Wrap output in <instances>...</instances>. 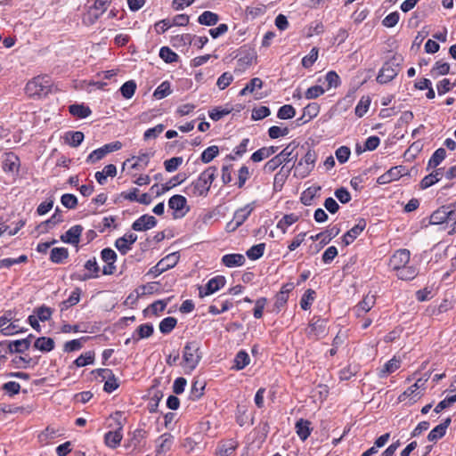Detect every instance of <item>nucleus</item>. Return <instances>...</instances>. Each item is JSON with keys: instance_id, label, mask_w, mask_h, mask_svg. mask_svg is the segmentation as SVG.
Instances as JSON below:
<instances>
[{"instance_id": "nucleus-1", "label": "nucleus", "mask_w": 456, "mask_h": 456, "mask_svg": "<svg viewBox=\"0 0 456 456\" xmlns=\"http://www.w3.org/2000/svg\"><path fill=\"white\" fill-rule=\"evenodd\" d=\"M216 175L217 168L214 166L208 167L185 188V193L192 197H206Z\"/></svg>"}, {"instance_id": "nucleus-2", "label": "nucleus", "mask_w": 456, "mask_h": 456, "mask_svg": "<svg viewBox=\"0 0 456 456\" xmlns=\"http://www.w3.org/2000/svg\"><path fill=\"white\" fill-rule=\"evenodd\" d=\"M26 93L31 97L48 95L53 90V83L48 76L34 77L26 85Z\"/></svg>"}, {"instance_id": "nucleus-3", "label": "nucleus", "mask_w": 456, "mask_h": 456, "mask_svg": "<svg viewBox=\"0 0 456 456\" xmlns=\"http://www.w3.org/2000/svg\"><path fill=\"white\" fill-rule=\"evenodd\" d=\"M316 159L315 151L307 147L304 156L294 165V175L300 178L306 177L314 170Z\"/></svg>"}, {"instance_id": "nucleus-4", "label": "nucleus", "mask_w": 456, "mask_h": 456, "mask_svg": "<svg viewBox=\"0 0 456 456\" xmlns=\"http://www.w3.org/2000/svg\"><path fill=\"white\" fill-rule=\"evenodd\" d=\"M200 346L197 341L187 342L183 347V359L185 367L191 371L193 370L201 360V353L200 352Z\"/></svg>"}, {"instance_id": "nucleus-5", "label": "nucleus", "mask_w": 456, "mask_h": 456, "mask_svg": "<svg viewBox=\"0 0 456 456\" xmlns=\"http://www.w3.org/2000/svg\"><path fill=\"white\" fill-rule=\"evenodd\" d=\"M401 61V58L394 56L386 61L379 72L377 81L380 84H386L393 80L400 70Z\"/></svg>"}, {"instance_id": "nucleus-6", "label": "nucleus", "mask_w": 456, "mask_h": 456, "mask_svg": "<svg viewBox=\"0 0 456 456\" xmlns=\"http://www.w3.org/2000/svg\"><path fill=\"white\" fill-rule=\"evenodd\" d=\"M326 332V321L319 317H314L306 329V335L311 339H318Z\"/></svg>"}, {"instance_id": "nucleus-7", "label": "nucleus", "mask_w": 456, "mask_h": 456, "mask_svg": "<svg viewBox=\"0 0 456 456\" xmlns=\"http://www.w3.org/2000/svg\"><path fill=\"white\" fill-rule=\"evenodd\" d=\"M168 207L174 210L175 217H183L189 211L185 197L179 194L174 195L169 199Z\"/></svg>"}, {"instance_id": "nucleus-8", "label": "nucleus", "mask_w": 456, "mask_h": 456, "mask_svg": "<svg viewBox=\"0 0 456 456\" xmlns=\"http://www.w3.org/2000/svg\"><path fill=\"white\" fill-rule=\"evenodd\" d=\"M101 257H102V261H104L106 263V265L102 268V273L104 275L113 274L116 271V265H115V262L117 260L116 252L110 248H103L101 252Z\"/></svg>"}, {"instance_id": "nucleus-9", "label": "nucleus", "mask_w": 456, "mask_h": 456, "mask_svg": "<svg viewBox=\"0 0 456 456\" xmlns=\"http://www.w3.org/2000/svg\"><path fill=\"white\" fill-rule=\"evenodd\" d=\"M410 251L408 249L396 250L389 260V267L393 271H398L410 262Z\"/></svg>"}, {"instance_id": "nucleus-10", "label": "nucleus", "mask_w": 456, "mask_h": 456, "mask_svg": "<svg viewBox=\"0 0 456 456\" xmlns=\"http://www.w3.org/2000/svg\"><path fill=\"white\" fill-rule=\"evenodd\" d=\"M225 278L222 275L216 276L212 279H210L205 289L202 287H199V296L200 297H204L206 296H209L216 291L219 290L221 288H223L225 285Z\"/></svg>"}, {"instance_id": "nucleus-11", "label": "nucleus", "mask_w": 456, "mask_h": 456, "mask_svg": "<svg viewBox=\"0 0 456 456\" xmlns=\"http://www.w3.org/2000/svg\"><path fill=\"white\" fill-rule=\"evenodd\" d=\"M298 143L296 141L289 142L279 154L276 155L282 163H289L291 160H296L299 155L297 151Z\"/></svg>"}, {"instance_id": "nucleus-12", "label": "nucleus", "mask_w": 456, "mask_h": 456, "mask_svg": "<svg viewBox=\"0 0 456 456\" xmlns=\"http://www.w3.org/2000/svg\"><path fill=\"white\" fill-rule=\"evenodd\" d=\"M6 346V353H24L29 348V341L28 339H19L13 341L0 342V346Z\"/></svg>"}, {"instance_id": "nucleus-13", "label": "nucleus", "mask_w": 456, "mask_h": 456, "mask_svg": "<svg viewBox=\"0 0 456 456\" xmlns=\"http://www.w3.org/2000/svg\"><path fill=\"white\" fill-rule=\"evenodd\" d=\"M174 442V436L169 433L161 435L157 440V456H165L170 451Z\"/></svg>"}, {"instance_id": "nucleus-14", "label": "nucleus", "mask_w": 456, "mask_h": 456, "mask_svg": "<svg viewBox=\"0 0 456 456\" xmlns=\"http://www.w3.org/2000/svg\"><path fill=\"white\" fill-rule=\"evenodd\" d=\"M20 159L13 152H7L3 161V168L5 172L18 173L20 167Z\"/></svg>"}, {"instance_id": "nucleus-15", "label": "nucleus", "mask_w": 456, "mask_h": 456, "mask_svg": "<svg viewBox=\"0 0 456 456\" xmlns=\"http://www.w3.org/2000/svg\"><path fill=\"white\" fill-rule=\"evenodd\" d=\"M136 239L137 237L133 233L126 234L116 240L115 246L121 254L125 255L131 248Z\"/></svg>"}, {"instance_id": "nucleus-16", "label": "nucleus", "mask_w": 456, "mask_h": 456, "mask_svg": "<svg viewBox=\"0 0 456 456\" xmlns=\"http://www.w3.org/2000/svg\"><path fill=\"white\" fill-rule=\"evenodd\" d=\"M424 385V381L419 379L412 386L408 387L403 394L398 397L400 402H403L406 398H411L413 402H416V398H419L420 395L418 392L419 388Z\"/></svg>"}, {"instance_id": "nucleus-17", "label": "nucleus", "mask_w": 456, "mask_h": 456, "mask_svg": "<svg viewBox=\"0 0 456 456\" xmlns=\"http://www.w3.org/2000/svg\"><path fill=\"white\" fill-rule=\"evenodd\" d=\"M253 210L251 205H246L243 208L238 209L233 216L232 223L234 224V228H238L244 224Z\"/></svg>"}, {"instance_id": "nucleus-18", "label": "nucleus", "mask_w": 456, "mask_h": 456, "mask_svg": "<svg viewBox=\"0 0 456 456\" xmlns=\"http://www.w3.org/2000/svg\"><path fill=\"white\" fill-rule=\"evenodd\" d=\"M451 422L452 419L450 417L445 419L443 423L437 425L429 432L428 439L431 442H435L442 438L445 435L446 429L450 426Z\"/></svg>"}, {"instance_id": "nucleus-19", "label": "nucleus", "mask_w": 456, "mask_h": 456, "mask_svg": "<svg viewBox=\"0 0 456 456\" xmlns=\"http://www.w3.org/2000/svg\"><path fill=\"white\" fill-rule=\"evenodd\" d=\"M443 168H437L429 175H426L421 181H420V188L422 190L428 189L436 183L439 182L441 178L443 177Z\"/></svg>"}, {"instance_id": "nucleus-20", "label": "nucleus", "mask_w": 456, "mask_h": 456, "mask_svg": "<svg viewBox=\"0 0 456 456\" xmlns=\"http://www.w3.org/2000/svg\"><path fill=\"white\" fill-rule=\"evenodd\" d=\"M246 259L242 254H227L222 257V263L227 267L241 266Z\"/></svg>"}, {"instance_id": "nucleus-21", "label": "nucleus", "mask_w": 456, "mask_h": 456, "mask_svg": "<svg viewBox=\"0 0 456 456\" xmlns=\"http://www.w3.org/2000/svg\"><path fill=\"white\" fill-rule=\"evenodd\" d=\"M311 422L309 420L300 419L297 421L295 428L297 436L302 441H305L308 438L311 434L310 428Z\"/></svg>"}, {"instance_id": "nucleus-22", "label": "nucleus", "mask_w": 456, "mask_h": 456, "mask_svg": "<svg viewBox=\"0 0 456 456\" xmlns=\"http://www.w3.org/2000/svg\"><path fill=\"white\" fill-rule=\"evenodd\" d=\"M85 268L89 272L86 273L83 277L80 278L81 281H86L93 278L99 277L100 267L96 262V259L94 257L89 259L85 264Z\"/></svg>"}, {"instance_id": "nucleus-23", "label": "nucleus", "mask_w": 456, "mask_h": 456, "mask_svg": "<svg viewBox=\"0 0 456 456\" xmlns=\"http://www.w3.org/2000/svg\"><path fill=\"white\" fill-rule=\"evenodd\" d=\"M110 3L111 0H95L94 6L89 12V14L92 15L94 20H97L107 11Z\"/></svg>"}, {"instance_id": "nucleus-24", "label": "nucleus", "mask_w": 456, "mask_h": 456, "mask_svg": "<svg viewBox=\"0 0 456 456\" xmlns=\"http://www.w3.org/2000/svg\"><path fill=\"white\" fill-rule=\"evenodd\" d=\"M447 215V206H443L433 212V214L430 216L429 224L432 225L443 224H446V220L448 217Z\"/></svg>"}, {"instance_id": "nucleus-25", "label": "nucleus", "mask_w": 456, "mask_h": 456, "mask_svg": "<svg viewBox=\"0 0 456 456\" xmlns=\"http://www.w3.org/2000/svg\"><path fill=\"white\" fill-rule=\"evenodd\" d=\"M154 328L151 323H145L140 325L134 331L133 335V339L134 341H139L142 338H147L153 334Z\"/></svg>"}, {"instance_id": "nucleus-26", "label": "nucleus", "mask_w": 456, "mask_h": 456, "mask_svg": "<svg viewBox=\"0 0 456 456\" xmlns=\"http://www.w3.org/2000/svg\"><path fill=\"white\" fill-rule=\"evenodd\" d=\"M418 275V270L415 266L409 264L403 265L400 270L396 271V276L403 281L413 280Z\"/></svg>"}, {"instance_id": "nucleus-27", "label": "nucleus", "mask_w": 456, "mask_h": 456, "mask_svg": "<svg viewBox=\"0 0 456 456\" xmlns=\"http://www.w3.org/2000/svg\"><path fill=\"white\" fill-rule=\"evenodd\" d=\"M157 220L153 216L144 215L134 222L131 228H153Z\"/></svg>"}, {"instance_id": "nucleus-28", "label": "nucleus", "mask_w": 456, "mask_h": 456, "mask_svg": "<svg viewBox=\"0 0 456 456\" xmlns=\"http://www.w3.org/2000/svg\"><path fill=\"white\" fill-rule=\"evenodd\" d=\"M105 444L110 448H116L122 440L121 428L116 431H109L105 434Z\"/></svg>"}, {"instance_id": "nucleus-29", "label": "nucleus", "mask_w": 456, "mask_h": 456, "mask_svg": "<svg viewBox=\"0 0 456 456\" xmlns=\"http://www.w3.org/2000/svg\"><path fill=\"white\" fill-rule=\"evenodd\" d=\"M69 110L71 115L79 118H87L92 113L90 108L84 104H72L69 107Z\"/></svg>"}, {"instance_id": "nucleus-30", "label": "nucleus", "mask_w": 456, "mask_h": 456, "mask_svg": "<svg viewBox=\"0 0 456 456\" xmlns=\"http://www.w3.org/2000/svg\"><path fill=\"white\" fill-rule=\"evenodd\" d=\"M375 304V297L373 295H367L364 298L355 306V312L357 315L361 313L369 312Z\"/></svg>"}, {"instance_id": "nucleus-31", "label": "nucleus", "mask_w": 456, "mask_h": 456, "mask_svg": "<svg viewBox=\"0 0 456 456\" xmlns=\"http://www.w3.org/2000/svg\"><path fill=\"white\" fill-rule=\"evenodd\" d=\"M399 368H400V360L394 357L391 360H389L387 362L385 363L383 368L379 372V377L381 379L386 378L388 374L395 371Z\"/></svg>"}, {"instance_id": "nucleus-32", "label": "nucleus", "mask_w": 456, "mask_h": 456, "mask_svg": "<svg viewBox=\"0 0 456 456\" xmlns=\"http://www.w3.org/2000/svg\"><path fill=\"white\" fill-rule=\"evenodd\" d=\"M34 346L42 352H50L54 348V341L51 338L41 337L35 341Z\"/></svg>"}, {"instance_id": "nucleus-33", "label": "nucleus", "mask_w": 456, "mask_h": 456, "mask_svg": "<svg viewBox=\"0 0 456 456\" xmlns=\"http://www.w3.org/2000/svg\"><path fill=\"white\" fill-rule=\"evenodd\" d=\"M178 260L179 255L175 252L166 256L158 263L159 264V266L162 268V270L166 272L168 269L173 268L178 263Z\"/></svg>"}, {"instance_id": "nucleus-34", "label": "nucleus", "mask_w": 456, "mask_h": 456, "mask_svg": "<svg viewBox=\"0 0 456 456\" xmlns=\"http://www.w3.org/2000/svg\"><path fill=\"white\" fill-rule=\"evenodd\" d=\"M445 157H446L445 150L444 148L437 149L433 153V155L431 156V158L428 160V169L435 168L437 166H439L442 163V161L445 159Z\"/></svg>"}, {"instance_id": "nucleus-35", "label": "nucleus", "mask_w": 456, "mask_h": 456, "mask_svg": "<svg viewBox=\"0 0 456 456\" xmlns=\"http://www.w3.org/2000/svg\"><path fill=\"white\" fill-rule=\"evenodd\" d=\"M219 17L216 13L210 11L203 12L198 18L200 24L212 26L217 23Z\"/></svg>"}, {"instance_id": "nucleus-36", "label": "nucleus", "mask_w": 456, "mask_h": 456, "mask_svg": "<svg viewBox=\"0 0 456 456\" xmlns=\"http://www.w3.org/2000/svg\"><path fill=\"white\" fill-rule=\"evenodd\" d=\"M238 443L232 439L224 442L218 446L219 456H230L236 449Z\"/></svg>"}, {"instance_id": "nucleus-37", "label": "nucleus", "mask_w": 456, "mask_h": 456, "mask_svg": "<svg viewBox=\"0 0 456 456\" xmlns=\"http://www.w3.org/2000/svg\"><path fill=\"white\" fill-rule=\"evenodd\" d=\"M84 134L80 131H70L66 133L65 134V141L71 146V147H77L81 144V142L84 140Z\"/></svg>"}, {"instance_id": "nucleus-38", "label": "nucleus", "mask_w": 456, "mask_h": 456, "mask_svg": "<svg viewBox=\"0 0 456 456\" xmlns=\"http://www.w3.org/2000/svg\"><path fill=\"white\" fill-rule=\"evenodd\" d=\"M69 256V252L66 248H53L51 250L50 259L55 264L61 263Z\"/></svg>"}, {"instance_id": "nucleus-39", "label": "nucleus", "mask_w": 456, "mask_h": 456, "mask_svg": "<svg viewBox=\"0 0 456 456\" xmlns=\"http://www.w3.org/2000/svg\"><path fill=\"white\" fill-rule=\"evenodd\" d=\"M370 98L368 95L362 96L357 103L354 113L357 117L362 118L368 111L370 105Z\"/></svg>"}, {"instance_id": "nucleus-40", "label": "nucleus", "mask_w": 456, "mask_h": 456, "mask_svg": "<svg viewBox=\"0 0 456 456\" xmlns=\"http://www.w3.org/2000/svg\"><path fill=\"white\" fill-rule=\"evenodd\" d=\"M249 361L248 354L241 350L235 356L233 368L237 370H240L249 364Z\"/></svg>"}, {"instance_id": "nucleus-41", "label": "nucleus", "mask_w": 456, "mask_h": 456, "mask_svg": "<svg viewBox=\"0 0 456 456\" xmlns=\"http://www.w3.org/2000/svg\"><path fill=\"white\" fill-rule=\"evenodd\" d=\"M219 153V148L216 145L208 147L200 155V160L207 164L211 162Z\"/></svg>"}, {"instance_id": "nucleus-42", "label": "nucleus", "mask_w": 456, "mask_h": 456, "mask_svg": "<svg viewBox=\"0 0 456 456\" xmlns=\"http://www.w3.org/2000/svg\"><path fill=\"white\" fill-rule=\"evenodd\" d=\"M265 249V244L259 243L248 249L246 255L250 260H257L264 255Z\"/></svg>"}, {"instance_id": "nucleus-43", "label": "nucleus", "mask_w": 456, "mask_h": 456, "mask_svg": "<svg viewBox=\"0 0 456 456\" xmlns=\"http://www.w3.org/2000/svg\"><path fill=\"white\" fill-rule=\"evenodd\" d=\"M172 93L170 83L168 81L162 82L154 91L153 96L157 100H161L168 96Z\"/></svg>"}, {"instance_id": "nucleus-44", "label": "nucleus", "mask_w": 456, "mask_h": 456, "mask_svg": "<svg viewBox=\"0 0 456 456\" xmlns=\"http://www.w3.org/2000/svg\"><path fill=\"white\" fill-rule=\"evenodd\" d=\"M186 178H187V176L185 175L177 174L176 175L172 177L167 183H166L165 184H162L161 192H158V193L159 194L164 193V192L169 191L171 188L175 187V185L180 184L183 182H184L186 180Z\"/></svg>"}, {"instance_id": "nucleus-45", "label": "nucleus", "mask_w": 456, "mask_h": 456, "mask_svg": "<svg viewBox=\"0 0 456 456\" xmlns=\"http://www.w3.org/2000/svg\"><path fill=\"white\" fill-rule=\"evenodd\" d=\"M177 320L175 317L164 318L159 323V330L163 334L170 333L175 327Z\"/></svg>"}, {"instance_id": "nucleus-46", "label": "nucleus", "mask_w": 456, "mask_h": 456, "mask_svg": "<svg viewBox=\"0 0 456 456\" xmlns=\"http://www.w3.org/2000/svg\"><path fill=\"white\" fill-rule=\"evenodd\" d=\"M136 90V83L134 80L126 81L120 87L121 94L126 99L133 97Z\"/></svg>"}, {"instance_id": "nucleus-47", "label": "nucleus", "mask_w": 456, "mask_h": 456, "mask_svg": "<svg viewBox=\"0 0 456 456\" xmlns=\"http://www.w3.org/2000/svg\"><path fill=\"white\" fill-rule=\"evenodd\" d=\"M159 57L167 63H172L178 60V55L167 46L160 48Z\"/></svg>"}, {"instance_id": "nucleus-48", "label": "nucleus", "mask_w": 456, "mask_h": 456, "mask_svg": "<svg viewBox=\"0 0 456 456\" xmlns=\"http://www.w3.org/2000/svg\"><path fill=\"white\" fill-rule=\"evenodd\" d=\"M151 155L147 152H142L137 157H132V160L134 159V162L132 164L131 167L134 169H139L142 166L146 167L149 163Z\"/></svg>"}, {"instance_id": "nucleus-49", "label": "nucleus", "mask_w": 456, "mask_h": 456, "mask_svg": "<svg viewBox=\"0 0 456 456\" xmlns=\"http://www.w3.org/2000/svg\"><path fill=\"white\" fill-rule=\"evenodd\" d=\"M82 230H68L67 232L61 235V239L64 242L77 244Z\"/></svg>"}, {"instance_id": "nucleus-50", "label": "nucleus", "mask_w": 456, "mask_h": 456, "mask_svg": "<svg viewBox=\"0 0 456 456\" xmlns=\"http://www.w3.org/2000/svg\"><path fill=\"white\" fill-rule=\"evenodd\" d=\"M315 291L308 289L305 291L300 300V306L304 310H307L314 300Z\"/></svg>"}, {"instance_id": "nucleus-51", "label": "nucleus", "mask_w": 456, "mask_h": 456, "mask_svg": "<svg viewBox=\"0 0 456 456\" xmlns=\"http://www.w3.org/2000/svg\"><path fill=\"white\" fill-rule=\"evenodd\" d=\"M296 114V110L292 105L285 104L281 106L278 112L277 117L281 119L292 118Z\"/></svg>"}, {"instance_id": "nucleus-52", "label": "nucleus", "mask_w": 456, "mask_h": 456, "mask_svg": "<svg viewBox=\"0 0 456 456\" xmlns=\"http://www.w3.org/2000/svg\"><path fill=\"white\" fill-rule=\"evenodd\" d=\"M94 359V352L88 351V352H86L85 354H81L80 356H78L75 360L74 363L77 367H84L86 365L93 363Z\"/></svg>"}, {"instance_id": "nucleus-53", "label": "nucleus", "mask_w": 456, "mask_h": 456, "mask_svg": "<svg viewBox=\"0 0 456 456\" xmlns=\"http://www.w3.org/2000/svg\"><path fill=\"white\" fill-rule=\"evenodd\" d=\"M182 157H173L164 162L166 171L172 173L175 172L183 163Z\"/></svg>"}, {"instance_id": "nucleus-54", "label": "nucleus", "mask_w": 456, "mask_h": 456, "mask_svg": "<svg viewBox=\"0 0 456 456\" xmlns=\"http://www.w3.org/2000/svg\"><path fill=\"white\" fill-rule=\"evenodd\" d=\"M165 129L164 125L159 124L154 127L147 129L143 134V139L145 141L157 138Z\"/></svg>"}, {"instance_id": "nucleus-55", "label": "nucleus", "mask_w": 456, "mask_h": 456, "mask_svg": "<svg viewBox=\"0 0 456 456\" xmlns=\"http://www.w3.org/2000/svg\"><path fill=\"white\" fill-rule=\"evenodd\" d=\"M318 48L314 47L310 53L302 59V65L305 68H310L317 61L318 58Z\"/></svg>"}, {"instance_id": "nucleus-56", "label": "nucleus", "mask_w": 456, "mask_h": 456, "mask_svg": "<svg viewBox=\"0 0 456 456\" xmlns=\"http://www.w3.org/2000/svg\"><path fill=\"white\" fill-rule=\"evenodd\" d=\"M289 296H285L284 292H278L275 296V303L273 305V312L278 314L281 308L286 305Z\"/></svg>"}, {"instance_id": "nucleus-57", "label": "nucleus", "mask_w": 456, "mask_h": 456, "mask_svg": "<svg viewBox=\"0 0 456 456\" xmlns=\"http://www.w3.org/2000/svg\"><path fill=\"white\" fill-rule=\"evenodd\" d=\"M61 202L65 208L73 209L77 205V199L74 194L65 193L61 196Z\"/></svg>"}, {"instance_id": "nucleus-58", "label": "nucleus", "mask_w": 456, "mask_h": 456, "mask_svg": "<svg viewBox=\"0 0 456 456\" xmlns=\"http://www.w3.org/2000/svg\"><path fill=\"white\" fill-rule=\"evenodd\" d=\"M34 313L37 314V317L41 322H45L51 318L53 314V310L48 306L42 305L40 307L36 308Z\"/></svg>"}, {"instance_id": "nucleus-59", "label": "nucleus", "mask_w": 456, "mask_h": 456, "mask_svg": "<svg viewBox=\"0 0 456 456\" xmlns=\"http://www.w3.org/2000/svg\"><path fill=\"white\" fill-rule=\"evenodd\" d=\"M271 114V110L266 106H261L258 108H255L252 110L251 118L253 120H261Z\"/></svg>"}, {"instance_id": "nucleus-60", "label": "nucleus", "mask_w": 456, "mask_h": 456, "mask_svg": "<svg viewBox=\"0 0 456 456\" xmlns=\"http://www.w3.org/2000/svg\"><path fill=\"white\" fill-rule=\"evenodd\" d=\"M325 82L329 90L331 87H338L340 85V78L335 71H329L325 76Z\"/></svg>"}, {"instance_id": "nucleus-61", "label": "nucleus", "mask_w": 456, "mask_h": 456, "mask_svg": "<svg viewBox=\"0 0 456 456\" xmlns=\"http://www.w3.org/2000/svg\"><path fill=\"white\" fill-rule=\"evenodd\" d=\"M205 388V383L200 382L199 380H195L192 383L191 389V396L193 400L199 399L203 395V390Z\"/></svg>"}, {"instance_id": "nucleus-62", "label": "nucleus", "mask_w": 456, "mask_h": 456, "mask_svg": "<svg viewBox=\"0 0 456 456\" xmlns=\"http://www.w3.org/2000/svg\"><path fill=\"white\" fill-rule=\"evenodd\" d=\"M233 80V76L230 72L223 73L216 81V86L219 89H225Z\"/></svg>"}, {"instance_id": "nucleus-63", "label": "nucleus", "mask_w": 456, "mask_h": 456, "mask_svg": "<svg viewBox=\"0 0 456 456\" xmlns=\"http://www.w3.org/2000/svg\"><path fill=\"white\" fill-rule=\"evenodd\" d=\"M351 151L346 146H340L338 149H337L335 155L338 162L341 164L346 162L350 157Z\"/></svg>"}, {"instance_id": "nucleus-64", "label": "nucleus", "mask_w": 456, "mask_h": 456, "mask_svg": "<svg viewBox=\"0 0 456 456\" xmlns=\"http://www.w3.org/2000/svg\"><path fill=\"white\" fill-rule=\"evenodd\" d=\"M399 18V12H393L384 18V20H382V24L387 28H393L398 23Z\"/></svg>"}]
</instances>
